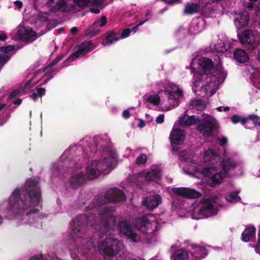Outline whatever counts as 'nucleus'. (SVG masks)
Segmentation results:
<instances>
[{
  "label": "nucleus",
  "instance_id": "obj_1",
  "mask_svg": "<svg viewBox=\"0 0 260 260\" xmlns=\"http://www.w3.org/2000/svg\"><path fill=\"white\" fill-rule=\"evenodd\" d=\"M125 199L124 192L118 188L108 190L104 196L98 198L93 210L98 212L99 220H101L102 231L106 232L113 229L117 222L116 218L113 214L114 208L107 203L122 202Z\"/></svg>",
  "mask_w": 260,
  "mask_h": 260
},
{
  "label": "nucleus",
  "instance_id": "obj_2",
  "mask_svg": "<svg viewBox=\"0 0 260 260\" xmlns=\"http://www.w3.org/2000/svg\"><path fill=\"white\" fill-rule=\"evenodd\" d=\"M39 179L29 178L27 180L22 190L15 189L10 199V210L15 216L20 211L27 209L32 204H38L41 200L40 188L38 186Z\"/></svg>",
  "mask_w": 260,
  "mask_h": 260
},
{
  "label": "nucleus",
  "instance_id": "obj_3",
  "mask_svg": "<svg viewBox=\"0 0 260 260\" xmlns=\"http://www.w3.org/2000/svg\"><path fill=\"white\" fill-rule=\"evenodd\" d=\"M100 220V228L98 231L94 232L89 240L87 241V245L84 246L89 249L90 244L95 247L98 244V250L99 252L105 256V258L111 257L117 254L120 250L122 244L116 239L113 237L106 238L100 243L99 240L103 237L105 234L111 235L114 232L115 226L113 229L104 232L102 231L101 220Z\"/></svg>",
  "mask_w": 260,
  "mask_h": 260
},
{
  "label": "nucleus",
  "instance_id": "obj_4",
  "mask_svg": "<svg viewBox=\"0 0 260 260\" xmlns=\"http://www.w3.org/2000/svg\"><path fill=\"white\" fill-rule=\"evenodd\" d=\"M91 222V217H88L86 214H82L77 216L75 219L72 220L71 223L73 228L72 236L74 238L75 237L77 238L74 240L76 245L75 247V252H73V250L69 248L71 256L73 255V253L75 256H77L79 253L78 248L80 246L79 242H81V245L83 246H86L85 243H87L86 240H89L90 238L86 237L87 236V230L88 224L91 225L92 223Z\"/></svg>",
  "mask_w": 260,
  "mask_h": 260
},
{
  "label": "nucleus",
  "instance_id": "obj_5",
  "mask_svg": "<svg viewBox=\"0 0 260 260\" xmlns=\"http://www.w3.org/2000/svg\"><path fill=\"white\" fill-rule=\"evenodd\" d=\"M108 157L100 161L94 160L88 166L86 174L89 178L91 179L96 178L102 173L112 167L115 153L111 150L108 151Z\"/></svg>",
  "mask_w": 260,
  "mask_h": 260
},
{
  "label": "nucleus",
  "instance_id": "obj_6",
  "mask_svg": "<svg viewBox=\"0 0 260 260\" xmlns=\"http://www.w3.org/2000/svg\"><path fill=\"white\" fill-rule=\"evenodd\" d=\"M238 38L243 46L248 47L251 50H253L257 47L254 35L251 29H247L243 31L238 34Z\"/></svg>",
  "mask_w": 260,
  "mask_h": 260
},
{
  "label": "nucleus",
  "instance_id": "obj_7",
  "mask_svg": "<svg viewBox=\"0 0 260 260\" xmlns=\"http://www.w3.org/2000/svg\"><path fill=\"white\" fill-rule=\"evenodd\" d=\"M216 124L209 118H203L198 123L197 130L205 137L211 136L216 128Z\"/></svg>",
  "mask_w": 260,
  "mask_h": 260
},
{
  "label": "nucleus",
  "instance_id": "obj_8",
  "mask_svg": "<svg viewBox=\"0 0 260 260\" xmlns=\"http://www.w3.org/2000/svg\"><path fill=\"white\" fill-rule=\"evenodd\" d=\"M214 171L213 168H206L203 170V174L208 177L207 180L208 184L211 187H214L217 185L220 184L223 178L226 176L221 171L219 173L213 174Z\"/></svg>",
  "mask_w": 260,
  "mask_h": 260
},
{
  "label": "nucleus",
  "instance_id": "obj_9",
  "mask_svg": "<svg viewBox=\"0 0 260 260\" xmlns=\"http://www.w3.org/2000/svg\"><path fill=\"white\" fill-rule=\"evenodd\" d=\"M199 66L200 67V71H202L205 74H211L214 71L220 72V63L214 66L212 60L208 58L201 57L198 60Z\"/></svg>",
  "mask_w": 260,
  "mask_h": 260
},
{
  "label": "nucleus",
  "instance_id": "obj_10",
  "mask_svg": "<svg viewBox=\"0 0 260 260\" xmlns=\"http://www.w3.org/2000/svg\"><path fill=\"white\" fill-rule=\"evenodd\" d=\"M211 74H205L202 71H197L194 74V85L196 87H201L202 89L207 90L209 83L211 82Z\"/></svg>",
  "mask_w": 260,
  "mask_h": 260
},
{
  "label": "nucleus",
  "instance_id": "obj_11",
  "mask_svg": "<svg viewBox=\"0 0 260 260\" xmlns=\"http://www.w3.org/2000/svg\"><path fill=\"white\" fill-rule=\"evenodd\" d=\"M117 229L121 234L124 235L131 241L134 242L135 243L137 242L136 240L137 235L133 231L128 222L125 220L120 221L118 224Z\"/></svg>",
  "mask_w": 260,
  "mask_h": 260
},
{
  "label": "nucleus",
  "instance_id": "obj_12",
  "mask_svg": "<svg viewBox=\"0 0 260 260\" xmlns=\"http://www.w3.org/2000/svg\"><path fill=\"white\" fill-rule=\"evenodd\" d=\"M172 190L177 195L187 199H198L202 195L196 190L186 187L173 188Z\"/></svg>",
  "mask_w": 260,
  "mask_h": 260
},
{
  "label": "nucleus",
  "instance_id": "obj_13",
  "mask_svg": "<svg viewBox=\"0 0 260 260\" xmlns=\"http://www.w3.org/2000/svg\"><path fill=\"white\" fill-rule=\"evenodd\" d=\"M217 210L210 200H207L203 203L198 211L200 218H207L217 213Z\"/></svg>",
  "mask_w": 260,
  "mask_h": 260
},
{
  "label": "nucleus",
  "instance_id": "obj_14",
  "mask_svg": "<svg viewBox=\"0 0 260 260\" xmlns=\"http://www.w3.org/2000/svg\"><path fill=\"white\" fill-rule=\"evenodd\" d=\"M161 202V197L158 194L149 196L142 201L143 205L149 210H152L157 208Z\"/></svg>",
  "mask_w": 260,
  "mask_h": 260
},
{
  "label": "nucleus",
  "instance_id": "obj_15",
  "mask_svg": "<svg viewBox=\"0 0 260 260\" xmlns=\"http://www.w3.org/2000/svg\"><path fill=\"white\" fill-rule=\"evenodd\" d=\"M135 225L138 230L143 233H148L152 226L150 220L145 215L136 218Z\"/></svg>",
  "mask_w": 260,
  "mask_h": 260
},
{
  "label": "nucleus",
  "instance_id": "obj_16",
  "mask_svg": "<svg viewBox=\"0 0 260 260\" xmlns=\"http://www.w3.org/2000/svg\"><path fill=\"white\" fill-rule=\"evenodd\" d=\"M185 136L183 130L180 128L173 129L170 135V140L173 144L180 145L184 142Z\"/></svg>",
  "mask_w": 260,
  "mask_h": 260
},
{
  "label": "nucleus",
  "instance_id": "obj_17",
  "mask_svg": "<svg viewBox=\"0 0 260 260\" xmlns=\"http://www.w3.org/2000/svg\"><path fill=\"white\" fill-rule=\"evenodd\" d=\"M190 247L191 249L190 251L192 257L191 260H200L207 255V251L205 247L194 244H191Z\"/></svg>",
  "mask_w": 260,
  "mask_h": 260
},
{
  "label": "nucleus",
  "instance_id": "obj_18",
  "mask_svg": "<svg viewBox=\"0 0 260 260\" xmlns=\"http://www.w3.org/2000/svg\"><path fill=\"white\" fill-rule=\"evenodd\" d=\"M54 0H48L47 5L50 9V11L52 12H68L69 9L67 3L64 0H59L55 5H52Z\"/></svg>",
  "mask_w": 260,
  "mask_h": 260
},
{
  "label": "nucleus",
  "instance_id": "obj_19",
  "mask_svg": "<svg viewBox=\"0 0 260 260\" xmlns=\"http://www.w3.org/2000/svg\"><path fill=\"white\" fill-rule=\"evenodd\" d=\"M164 93L170 100L173 101V105L174 106H178L179 105V99L183 96L182 90L177 88L175 91L170 89H165Z\"/></svg>",
  "mask_w": 260,
  "mask_h": 260
},
{
  "label": "nucleus",
  "instance_id": "obj_20",
  "mask_svg": "<svg viewBox=\"0 0 260 260\" xmlns=\"http://www.w3.org/2000/svg\"><path fill=\"white\" fill-rule=\"evenodd\" d=\"M200 122V118L198 116L192 115L187 116L184 114L181 116L179 119V124L182 127L189 126Z\"/></svg>",
  "mask_w": 260,
  "mask_h": 260
},
{
  "label": "nucleus",
  "instance_id": "obj_21",
  "mask_svg": "<svg viewBox=\"0 0 260 260\" xmlns=\"http://www.w3.org/2000/svg\"><path fill=\"white\" fill-rule=\"evenodd\" d=\"M85 181L86 178L85 175L83 173L80 172L79 174L71 177L70 179V184L73 188L76 189L84 184L85 183Z\"/></svg>",
  "mask_w": 260,
  "mask_h": 260
},
{
  "label": "nucleus",
  "instance_id": "obj_22",
  "mask_svg": "<svg viewBox=\"0 0 260 260\" xmlns=\"http://www.w3.org/2000/svg\"><path fill=\"white\" fill-rule=\"evenodd\" d=\"M221 164L222 166L221 172L226 176L228 175L229 171L234 170L237 166V162L230 158L223 159Z\"/></svg>",
  "mask_w": 260,
  "mask_h": 260
},
{
  "label": "nucleus",
  "instance_id": "obj_23",
  "mask_svg": "<svg viewBox=\"0 0 260 260\" xmlns=\"http://www.w3.org/2000/svg\"><path fill=\"white\" fill-rule=\"evenodd\" d=\"M201 4L200 3H187L184 6L183 13L187 15H192L200 12Z\"/></svg>",
  "mask_w": 260,
  "mask_h": 260
},
{
  "label": "nucleus",
  "instance_id": "obj_24",
  "mask_svg": "<svg viewBox=\"0 0 260 260\" xmlns=\"http://www.w3.org/2000/svg\"><path fill=\"white\" fill-rule=\"evenodd\" d=\"M161 176V170L157 166L153 167L145 174V178L148 181H154L156 179L160 178Z\"/></svg>",
  "mask_w": 260,
  "mask_h": 260
},
{
  "label": "nucleus",
  "instance_id": "obj_25",
  "mask_svg": "<svg viewBox=\"0 0 260 260\" xmlns=\"http://www.w3.org/2000/svg\"><path fill=\"white\" fill-rule=\"evenodd\" d=\"M249 13L243 11L239 14V16L235 19V23L239 28L246 26L249 20Z\"/></svg>",
  "mask_w": 260,
  "mask_h": 260
},
{
  "label": "nucleus",
  "instance_id": "obj_26",
  "mask_svg": "<svg viewBox=\"0 0 260 260\" xmlns=\"http://www.w3.org/2000/svg\"><path fill=\"white\" fill-rule=\"evenodd\" d=\"M256 228L254 226L246 228L242 232V240L245 242H249L255 235Z\"/></svg>",
  "mask_w": 260,
  "mask_h": 260
},
{
  "label": "nucleus",
  "instance_id": "obj_27",
  "mask_svg": "<svg viewBox=\"0 0 260 260\" xmlns=\"http://www.w3.org/2000/svg\"><path fill=\"white\" fill-rule=\"evenodd\" d=\"M120 38V34L119 32L109 31L106 33V39L103 44L105 45H111L113 43L117 41Z\"/></svg>",
  "mask_w": 260,
  "mask_h": 260
},
{
  "label": "nucleus",
  "instance_id": "obj_28",
  "mask_svg": "<svg viewBox=\"0 0 260 260\" xmlns=\"http://www.w3.org/2000/svg\"><path fill=\"white\" fill-rule=\"evenodd\" d=\"M234 56L236 60L240 63H245L249 59L248 54L243 49H236Z\"/></svg>",
  "mask_w": 260,
  "mask_h": 260
},
{
  "label": "nucleus",
  "instance_id": "obj_29",
  "mask_svg": "<svg viewBox=\"0 0 260 260\" xmlns=\"http://www.w3.org/2000/svg\"><path fill=\"white\" fill-rule=\"evenodd\" d=\"M79 49L81 50L83 53H87L91 51L93 49V45L91 41H84L78 47Z\"/></svg>",
  "mask_w": 260,
  "mask_h": 260
},
{
  "label": "nucleus",
  "instance_id": "obj_30",
  "mask_svg": "<svg viewBox=\"0 0 260 260\" xmlns=\"http://www.w3.org/2000/svg\"><path fill=\"white\" fill-rule=\"evenodd\" d=\"M174 258L175 260H187L188 255L185 250L180 249L175 252Z\"/></svg>",
  "mask_w": 260,
  "mask_h": 260
},
{
  "label": "nucleus",
  "instance_id": "obj_31",
  "mask_svg": "<svg viewBox=\"0 0 260 260\" xmlns=\"http://www.w3.org/2000/svg\"><path fill=\"white\" fill-rule=\"evenodd\" d=\"M190 106L196 108L198 110H202L205 108L206 104L201 99L192 100L190 101Z\"/></svg>",
  "mask_w": 260,
  "mask_h": 260
},
{
  "label": "nucleus",
  "instance_id": "obj_32",
  "mask_svg": "<svg viewBox=\"0 0 260 260\" xmlns=\"http://www.w3.org/2000/svg\"><path fill=\"white\" fill-rule=\"evenodd\" d=\"M239 191H233L228 193L226 196L227 201L231 203H236L240 201L241 198L238 195Z\"/></svg>",
  "mask_w": 260,
  "mask_h": 260
},
{
  "label": "nucleus",
  "instance_id": "obj_33",
  "mask_svg": "<svg viewBox=\"0 0 260 260\" xmlns=\"http://www.w3.org/2000/svg\"><path fill=\"white\" fill-rule=\"evenodd\" d=\"M30 29L31 28H29V27L27 28L24 26L19 27L16 33L17 38L19 40H22V39L26 35V34H27Z\"/></svg>",
  "mask_w": 260,
  "mask_h": 260
},
{
  "label": "nucleus",
  "instance_id": "obj_34",
  "mask_svg": "<svg viewBox=\"0 0 260 260\" xmlns=\"http://www.w3.org/2000/svg\"><path fill=\"white\" fill-rule=\"evenodd\" d=\"M233 123L237 124L241 122L242 125H245L248 122V119L245 117H242L240 115L236 114L233 115L231 118Z\"/></svg>",
  "mask_w": 260,
  "mask_h": 260
},
{
  "label": "nucleus",
  "instance_id": "obj_35",
  "mask_svg": "<svg viewBox=\"0 0 260 260\" xmlns=\"http://www.w3.org/2000/svg\"><path fill=\"white\" fill-rule=\"evenodd\" d=\"M214 49L218 53H223L228 51L226 45L224 43L220 41V43L214 45Z\"/></svg>",
  "mask_w": 260,
  "mask_h": 260
},
{
  "label": "nucleus",
  "instance_id": "obj_36",
  "mask_svg": "<svg viewBox=\"0 0 260 260\" xmlns=\"http://www.w3.org/2000/svg\"><path fill=\"white\" fill-rule=\"evenodd\" d=\"M146 100L147 102L155 105H159L160 102V99L158 94L150 95L146 99Z\"/></svg>",
  "mask_w": 260,
  "mask_h": 260
},
{
  "label": "nucleus",
  "instance_id": "obj_37",
  "mask_svg": "<svg viewBox=\"0 0 260 260\" xmlns=\"http://www.w3.org/2000/svg\"><path fill=\"white\" fill-rule=\"evenodd\" d=\"M95 26H93V24L86 29L84 30V35L85 36H89L90 37H92L93 36H96L99 33V30H95L94 27Z\"/></svg>",
  "mask_w": 260,
  "mask_h": 260
},
{
  "label": "nucleus",
  "instance_id": "obj_38",
  "mask_svg": "<svg viewBox=\"0 0 260 260\" xmlns=\"http://www.w3.org/2000/svg\"><path fill=\"white\" fill-rule=\"evenodd\" d=\"M36 39V33L32 31L31 29L28 31L26 35L22 39L26 40L28 43L35 41Z\"/></svg>",
  "mask_w": 260,
  "mask_h": 260
},
{
  "label": "nucleus",
  "instance_id": "obj_39",
  "mask_svg": "<svg viewBox=\"0 0 260 260\" xmlns=\"http://www.w3.org/2000/svg\"><path fill=\"white\" fill-rule=\"evenodd\" d=\"M246 118L252 121L255 126H260V117L254 114H251Z\"/></svg>",
  "mask_w": 260,
  "mask_h": 260
},
{
  "label": "nucleus",
  "instance_id": "obj_40",
  "mask_svg": "<svg viewBox=\"0 0 260 260\" xmlns=\"http://www.w3.org/2000/svg\"><path fill=\"white\" fill-rule=\"evenodd\" d=\"M147 156L144 153H141L136 159V164L137 165L145 164L147 161Z\"/></svg>",
  "mask_w": 260,
  "mask_h": 260
},
{
  "label": "nucleus",
  "instance_id": "obj_41",
  "mask_svg": "<svg viewBox=\"0 0 260 260\" xmlns=\"http://www.w3.org/2000/svg\"><path fill=\"white\" fill-rule=\"evenodd\" d=\"M107 20L106 16H102L100 19V20H96L93 23V26H100L101 27L104 26L107 23Z\"/></svg>",
  "mask_w": 260,
  "mask_h": 260
},
{
  "label": "nucleus",
  "instance_id": "obj_42",
  "mask_svg": "<svg viewBox=\"0 0 260 260\" xmlns=\"http://www.w3.org/2000/svg\"><path fill=\"white\" fill-rule=\"evenodd\" d=\"M82 54L83 53L81 52V50L78 48L77 51L70 55L68 58V60L69 61H73L78 58L79 56Z\"/></svg>",
  "mask_w": 260,
  "mask_h": 260
},
{
  "label": "nucleus",
  "instance_id": "obj_43",
  "mask_svg": "<svg viewBox=\"0 0 260 260\" xmlns=\"http://www.w3.org/2000/svg\"><path fill=\"white\" fill-rule=\"evenodd\" d=\"M9 56L5 54H0V66L2 68L9 60Z\"/></svg>",
  "mask_w": 260,
  "mask_h": 260
},
{
  "label": "nucleus",
  "instance_id": "obj_44",
  "mask_svg": "<svg viewBox=\"0 0 260 260\" xmlns=\"http://www.w3.org/2000/svg\"><path fill=\"white\" fill-rule=\"evenodd\" d=\"M61 59V57L59 56L56 57L52 61H51L46 67V70L52 68L53 67L55 66Z\"/></svg>",
  "mask_w": 260,
  "mask_h": 260
},
{
  "label": "nucleus",
  "instance_id": "obj_45",
  "mask_svg": "<svg viewBox=\"0 0 260 260\" xmlns=\"http://www.w3.org/2000/svg\"><path fill=\"white\" fill-rule=\"evenodd\" d=\"M76 5L81 8H84L90 3V0H75Z\"/></svg>",
  "mask_w": 260,
  "mask_h": 260
},
{
  "label": "nucleus",
  "instance_id": "obj_46",
  "mask_svg": "<svg viewBox=\"0 0 260 260\" xmlns=\"http://www.w3.org/2000/svg\"><path fill=\"white\" fill-rule=\"evenodd\" d=\"M14 49V46L13 45H8L1 47L0 51L2 52L8 53Z\"/></svg>",
  "mask_w": 260,
  "mask_h": 260
},
{
  "label": "nucleus",
  "instance_id": "obj_47",
  "mask_svg": "<svg viewBox=\"0 0 260 260\" xmlns=\"http://www.w3.org/2000/svg\"><path fill=\"white\" fill-rule=\"evenodd\" d=\"M131 29L129 28H125L123 30L122 33L120 34V38H125L127 37L130 33H131Z\"/></svg>",
  "mask_w": 260,
  "mask_h": 260
},
{
  "label": "nucleus",
  "instance_id": "obj_48",
  "mask_svg": "<svg viewBox=\"0 0 260 260\" xmlns=\"http://www.w3.org/2000/svg\"><path fill=\"white\" fill-rule=\"evenodd\" d=\"M219 144L222 147H224L228 144V139L225 137H222L220 139H218Z\"/></svg>",
  "mask_w": 260,
  "mask_h": 260
},
{
  "label": "nucleus",
  "instance_id": "obj_49",
  "mask_svg": "<svg viewBox=\"0 0 260 260\" xmlns=\"http://www.w3.org/2000/svg\"><path fill=\"white\" fill-rule=\"evenodd\" d=\"M37 93L39 97H42L45 93V89L44 88H37Z\"/></svg>",
  "mask_w": 260,
  "mask_h": 260
},
{
  "label": "nucleus",
  "instance_id": "obj_50",
  "mask_svg": "<svg viewBox=\"0 0 260 260\" xmlns=\"http://www.w3.org/2000/svg\"><path fill=\"white\" fill-rule=\"evenodd\" d=\"M93 6H100L102 5L103 2L101 0H90V3Z\"/></svg>",
  "mask_w": 260,
  "mask_h": 260
},
{
  "label": "nucleus",
  "instance_id": "obj_51",
  "mask_svg": "<svg viewBox=\"0 0 260 260\" xmlns=\"http://www.w3.org/2000/svg\"><path fill=\"white\" fill-rule=\"evenodd\" d=\"M164 115L160 114L156 119V122L157 123L161 124L164 121Z\"/></svg>",
  "mask_w": 260,
  "mask_h": 260
},
{
  "label": "nucleus",
  "instance_id": "obj_52",
  "mask_svg": "<svg viewBox=\"0 0 260 260\" xmlns=\"http://www.w3.org/2000/svg\"><path fill=\"white\" fill-rule=\"evenodd\" d=\"M131 116L130 112L128 110H125L122 112V117L125 119L129 118Z\"/></svg>",
  "mask_w": 260,
  "mask_h": 260
},
{
  "label": "nucleus",
  "instance_id": "obj_53",
  "mask_svg": "<svg viewBox=\"0 0 260 260\" xmlns=\"http://www.w3.org/2000/svg\"><path fill=\"white\" fill-rule=\"evenodd\" d=\"M30 98L34 101H36L38 100L39 97L38 95V93L35 91H31V94L30 95Z\"/></svg>",
  "mask_w": 260,
  "mask_h": 260
},
{
  "label": "nucleus",
  "instance_id": "obj_54",
  "mask_svg": "<svg viewBox=\"0 0 260 260\" xmlns=\"http://www.w3.org/2000/svg\"><path fill=\"white\" fill-rule=\"evenodd\" d=\"M20 93V91L18 89L14 90L11 93L9 94L10 98H13L16 96Z\"/></svg>",
  "mask_w": 260,
  "mask_h": 260
},
{
  "label": "nucleus",
  "instance_id": "obj_55",
  "mask_svg": "<svg viewBox=\"0 0 260 260\" xmlns=\"http://www.w3.org/2000/svg\"><path fill=\"white\" fill-rule=\"evenodd\" d=\"M10 117V113H7V114L6 115V116L4 117L5 119L3 120V122H0V126H2L5 123H6L7 122V121L8 120V119H9Z\"/></svg>",
  "mask_w": 260,
  "mask_h": 260
},
{
  "label": "nucleus",
  "instance_id": "obj_56",
  "mask_svg": "<svg viewBox=\"0 0 260 260\" xmlns=\"http://www.w3.org/2000/svg\"><path fill=\"white\" fill-rule=\"evenodd\" d=\"M29 260H43L42 255H35L29 258Z\"/></svg>",
  "mask_w": 260,
  "mask_h": 260
},
{
  "label": "nucleus",
  "instance_id": "obj_57",
  "mask_svg": "<svg viewBox=\"0 0 260 260\" xmlns=\"http://www.w3.org/2000/svg\"><path fill=\"white\" fill-rule=\"evenodd\" d=\"M39 210L37 208L31 209L29 210V211L28 212H27L26 215L27 216H28L29 214L37 213L39 212Z\"/></svg>",
  "mask_w": 260,
  "mask_h": 260
},
{
  "label": "nucleus",
  "instance_id": "obj_58",
  "mask_svg": "<svg viewBox=\"0 0 260 260\" xmlns=\"http://www.w3.org/2000/svg\"><path fill=\"white\" fill-rule=\"evenodd\" d=\"M210 154H212V155L213 156H215L214 155V153L213 151L212 150H209V151H207L205 153V158L206 159H208V155H210Z\"/></svg>",
  "mask_w": 260,
  "mask_h": 260
},
{
  "label": "nucleus",
  "instance_id": "obj_59",
  "mask_svg": "<svg viewBox=\"0 0 260 260\" xmlns=\"http://www.w3.org/2000/svg\"><path fill=\"white\" fill-rule=\"evenodd\" d=\"M16 7L18 9H20L22 7V3L20 1H16L14 3Z\"/></svg>",
  "mask_w": 260,
  "mask_h": 260
},
{
  "label": "nucleus",
  "instance_id": "obj_60",
  "mask_svg": "<svg viewBox=\"0 0 260 260\" xmlns=\"http://www.w3.org/2000/svg\"><path fill=\"white\" fill-rule=\"evenodd\" d=\"M7 36L6 34L4 32H0V40L1 41H5L7 39Z\"/></svg>",
  "mask_w": 260,
  "mask_h": 260
},
{
  "label": "nucleus",
  "instance_id": "obj_61",
  "mask_svg": "<svg viewBox=\"0 0 260 260\" xmlns=\"http://www.w3.org/2000/svg\"><path fill=\"white\" fill-rule=\"evenodd\" d=\"M54 71V70L51 71L50 72H48L46 73V74H47L49 76H51L49 78H48L47 79H46L45 81H44V84H45L47 82L48 80H49L51 78H52L53 77V76H52V72Z\"/></svg>",
  "mask_w": 260,
  "mask_h": 260
},
{
  "label": "nucleus",
  "instance_id": "obj_62",
  "mask_svg": "<svg viewBox=\"0 0 260 260\" xmlns=\"http://www.w3.org/2000/svg\"><path fill=\"white\" fill-rule=\"evenodd\" d=\"M78 31V28L77 27H73L71 29L70 32L73 35H76Z\"/></svg>",
  "mask_w": 260,
  "mask_h": 260
},
{
  "label": "nucleus",
  "instance_id": "obj_63",
  "mask_svg": "<svg viewBox=\"0 0 260 260\" xmlns=\"http://www.w3.org/2000/svg\"><path fill=\"white\" fill-rule=\"evenodd\" d=\"M90 12H91L92 13H94V14H99L100 13V11L99 9L98 8H91L90 9Z\"/></svg>",
  "mask_w": 260,
  "mask_h": 260
},
{
  "label": "nucleus",
  "instance_id": "obj_64",
  "mask_svg": "<svg viewBox=\"0 0 260 260\" xmlns=\"http://www.w3.org/2000/svg\"><path fill=\"white\" fill-rule=\"evenodd\" d=\"M145 125V122H144V121L142 119H140L139 123L138 124V126L140 128H142V127H144Z\"/></svg>",
  "mask_w": 260,
  "mask_h": 260
}]
</instances>
